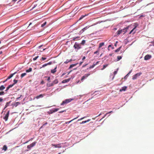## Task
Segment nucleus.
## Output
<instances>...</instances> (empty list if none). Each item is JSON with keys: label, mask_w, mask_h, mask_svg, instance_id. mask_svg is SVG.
I'll use <instances>...</instances> for the list:
<instances>
[{"label": "nucleus", "mask_w": 154, "mask_h": 154, "mask_svg": "<svg viewBox=\"0 0 154 154\" xmlns=\"http://www.w3.org/2000/svg\"><path fill=\"white\" fill-rule=\"evenodd\" d=\"M122 33V31L120 30H118L116 32L117 35H119L120 34H121Z\"/></svg>", "instance_id": "obj_30"}, {"label": "nucleus", "mask_w": 154, "mask_h": 154, "mask_svg": "<svg viewBox=\"0 0 154 154\" xmlns=\"http://www.w3.org/2000/svg\"><path fill=\"white\" fill-rule=\"evenodd\" d=\"M79 8V7L78 6L76 7L73 9V11L75 12Z\"/></svg>", "instance_id": "obj_28"}, {"label": "nucleus", "mask_w": 154, "mask_h": 154, "mask_svg": "<svg viewBox=\"0 0 154 154\" xmlns=\"http://www.w3.org/2000/svg\"><path fill=\"white\" fill-rule=\"evenodd\" d=\"M73 99H66L65 100L63 101L61 104V105H63L64 104L67 103L71 101Z\"/></svg>", "instance_id": "obj_2"}, {"label": "nucleus", "mask_w": 154, "mask_h": 154, "mask_svg": "<svg viewBox=\"0 0 154 154\" xmlns=\"http://www.w3.org/2000/svg\"><path fill=\"white\" fill-rule=\"evenodd\" d=\"M90 75V74L89 73L85 74L82 77L81 79V81H83L84 79H86L88 77V76Z\"/></svg>", "instance_id": "obj_7"}, {"label": "nucleus", "mask_w": 154, "mask_h": 154, "mask_svg": "<svg viewBox=\"0 0 154 154\" xmlns=\"http://www.w3.org/2000/svg\"><path fill=\"white\" fill-rule=\"evenodd\" d=\"M9 111L5 115V116L3 118V119L5 120V121H7L8 120L9 115Z\"/></svg>", "instance_id": "obj_10"}, {"label": "nucleus", "mask_w": 154, "mask_h": 154, "mask_svg": "<svg viewBox=\"0 0 154 154\" xmlns=\"http://www.w3.org/2000/svg\"><path fill=\"white\" fill-rule=\"evenodd\" d=\"M122 58V57L121 56H118L117 57V60L119 61L121 60Z\"/></svg>", "instance_id": "obj_39"}, {"label": "nucleus", "mask_w": 154, "mask_h": 154, "mask_svg": "<svg viewBox=\"0 0 154 154\" xmlns=\"http://www.w3.org/2000/svg\"><path fill=\"white\" fill-rule=\"evenodd\" d=\"M26 73H24L22 74L21 75V78H22L24 76L26 75Z\"/></svg>", "instance_id": "obj_38"}, {"label": "nucleus", "mask_w": 154, "mask_h": 154, "mask_svg": "<svg viewBox=\"0 0 154 154\" xmlns=\"http://www.w3.org/2000/svg\"><path fill=\"white\" fill-rule=\"evenodd\" d=\"M42 7V6L39 3L38 4H35L34 5V6L32 7V9H33L34 8H35V10H38L41 9Z\"/></svg>", "instance_id": "obj_1"}, {"label": "nucleus", "mask_w": 154, "mask_h": 154, "mask_svg": "<svg viewBox=\"0 0 154 154\" xmlns=\"http://www.w3.org/2000/svg\"><path fill=\"white\" fill-rule=\"evenodd\" d=\"M88 64V63H87V64H85V65H84L82 66V67H85Z\"/></svg>", "instance_id": "obj_54"}, {"label": "nucleus", "mask_w": 154, "mask_h": 154, "mask_svg": "<svg viewBox=\"0 0 154 154\" xmlns=\"http://www.w3.org/2000/svg\"><path fill=\"white\" fill-rule=\"evenodd\" d=\"M8 79H7V78L3 82V83H4L5 82H6Z\"/></svg>", "instance_id": "obj_62"}, {"label": "nucleus", "mask_w": 154, "mask_h": 154, "mask_svg": "<svg viewBox=\"0 0 154 154\" xmlns=\"http://www.w3.org/2000/svg\"><path fill=\"white\" fill-rule=\"evenodd\" d=\"M121 48V46L119 47L115 51V52H119Z\"/></svg>", "instance_id": "obj_31"}, {"label": "nucleus", "mask_w": 154, "mask_h": 154, "mask_svg": "<svg viewBox=\"0 0 154 154\" xmlns=\"http://www.w3.org/2000/svg\"><path fill=\"white\" fill-rule=\"evenodd\" d=\"M85 59V56H84L82 59V60H84Z\"/></svg>", "instance_id": "obj_60"}, {"label": "nucleus", "mask_w": 154, "mask_h": 154, "mask_svg": "<svg viewBox=\"0 0 154 154\" xmlns=\"http://www.w3.org/2000/svg\"><path fill=\"white\" fill-rule=\"evenodd\" d=\"M79 116H78L77 117L74 118V119H73L72 120L70 121L66 122L65 124H69V123H70V122H72L73 120H74L77 119V118H78Z\"/></svg>", "instance_id": "obj_19"}, {"label": "nucleus", "mask_w": 154, "mask_h": 154, "mask_svg": "<svg viewBox=\"0 0 154 154\" xmlns=\"http://www.w3.org/2000/svg\"><path fill=\"white\" fill-rule=\"evenodd\" d=\"M91 120L90 119H88L87 120L82 122L80 123V124H83L85 123H86V122H89V121H91Z\"/></svg>", "instance_id": "obj_21"}, {"label": "nucleus", "mask_w": 154, "mask_h": 154, "mask_svg": "<svg viewBox=\"0 0 154 154\" xmlns=\"http://www.w3.org/2000/svg\"><path fill=\"white\" fill-rule=\"evenodd\" d=\"M14 83H13V84H14V85L15 84H16L17 82V80L14 79Z\"/></svg>", "instance_id": "obj_45"}, {"label": "nucleus", "mask_w": 154, "mask_h": 154, "mask_svg": "<svg viewBox=\"0 0 154 154\" xmlns=\"http://www.w3.org/2000/svg\"><path fill=\"white\" fill-rule=\"evenodd\" d=\"M108 65V64H106L105 65H103V67L101 69L102 70H103Z\"/></svg>", "instance_id": "obj_37"}, {"label": "nucleus", "mask_w": 154, "mask_h": 154, "mask_svg": "<svg viewBox=\"0 0 154 154\" xmlns=\"http://www.w3.org/2000/svg\"><path fill=\"white\" fill-rule=\"evenodd\" d=\"M5 94V93L3 91L0 92V96L3 95Z\"/></svg>", "instance_id": "obj_33"}, {"label": "nucleus", "mask_w": 154, "mask_h": 154, "mask_svg": "<svg viewBox=\"0 0 154 154\" xmlns=\"http://www.w3.org/2000/svg\"><path fill=\"white\" fill-rule=\"evenodd\" d=\"M137 27V26H135L134 27V28L133 29H132L130 32H129V34H131L132 32L134 30V29H135Z\"/></svg>", "instance_id": "obj_41"}, {"label": "nucleus", "mask_w": 154, "mask_h": 154, "mask_svg": "<svg viewBox=\"0 0 154 154\" xmlns=\"http://www.w3.org/2000/svg\"><path fill=\"white\" fill-rule=\"evenodd\" d=\"M50 77H48L47 79V81H48L50 82Z\"/></svg>", "instance_id": "obj_55"}, {"label": "nucleus", "mask_w": 154, "mask_h": 154, "mask_svg": "<svg viewBox=\"0 0 154 154\" xmlns=\"http://www.w3.org/2000/svg\"><path fill=\"white\" fill-rule=\"evenodd\" d=\"M42 45H40V46H39L38 47V48H41L42 47Z\"/></svg>", "instance_id": "obj_64"}, {"label": "nucleus", "mask_w": 154, "mask_h": 154, "mask_svg": "<svg viewBox=\"0 0 154 154\" xmlns=\"http://www.w3.org/2000/svg\"><path fill=\"white\" fill-rule=\"evenodd\" d=\"M48 124V123L46 122L45 123V124H44L43 125V126H45V125H47V124Z\"/></svg>", "instance_id": "obj_61"}, {"label": "nucleus", "mask_w": 154, "mask_h": 154, "mask_svg": "<svg viewBox=\"0 0 154 154\" xmlns=\"http://www.w3.org/2000/svg\"><path fill=\"white\" fill-rule=\"evenodd\" d=\"M112 111H110L108 113H107L105 115V116H106L107 114H109V113H112Z\"/></svg>", "instance_id": "obj_57"}, {"label": "nucleus", "mask_w": 154, "mask_h": 154, "mask_svg": "<svg viewBox=\"0 0 154 154\" xmlns=\"http://www.w3.org/2000/svg\"><path fill=\"white\" fill-rule=\"evenodd\" d=\"M47 86L50 87L52 86H53L54 85L53 84V82L51 83H48L47 84Z\"/></svg>", "instance_id": "obj_25"}, {"label": "nucleus", "mask_w": 154, "mask_h": 154, "mask_svg": "<svg viewBox=\"0 0 154 154\" xmlns=\"http://www.w3.org/2000/svg\"><path fill=\"white\" fill-rule=\"evenodd\" d=\"M38 56H37L35 57V58H34L33 59V60L34 61L35 60L38 58Z\"/></svg>", "instance_id": "obj_43"}, {"label": "nucleus", "mask_w": 154, "mask_h": 154, "mask_svg": "<svg viewBox=\"0 0 154 154\" xmlns=\"http://www.w3.org/2000/svg\"><path fill=\"white\" fill-rule=\"evenodd\" d=\"M88 15H82L80 18H79V20H80L81 19H82L83 18H84V17H85V16Z\"/></svg>", "instance_id": "obj_36"}, {"label": "nucleus", "mask_w": 154, "mask_h": 154, "mask_svg": "<svg viewBox=\"0 0 154 154\" xmlns=\"http://www.w3.org/2000/svg\"><path fill=\"white\" fill-rule=\"evenodd\" d=\"M94 66H94V64H93V65H91V66H90V67L89 68V69H91L92 68H93V67H94Z\"/></svg>", "instance_id": "obj_42"}, {"label": "nucleus", "mask_w": 154, "mask_h": 154, "mask_svg": "<svg viewBox=\"0 0 154 154\" xmlns=\"http://www.w3.org/2000/svg\"><path fill=\"white\" fill-rule=\"evenodd\" d=\"M118 69H117V71H115L114 72V75H115L117 74V72Z\"/></svg>", "instance_id": "obj_50"}, {"label": "nucleus", "mask_w": 154, "mask_h": 154, "mask_svg": "<svg viewBox=\"0 0 154 154\" xmlns=\"http://www.w3.org/2000/svg\"><path fill=\"white\" fill-rule=\"evenodd\" d=\"M74 47L75 49L77 50H79L81 48L80 45L77 42H75L74 45Z\"/></svg>", "instance_id": "obj_3"}, {"label": "nucleus", "mask_w": 154, "mask_h": 154, "mask_svg": "<svg viewBox=\"0 0 154 154\" xmlns=\"http://www.w3.org/2000/svg\"><path fill=\"white\" fill-rule=\"evenodd\" d=\"M46 58H44V57H42V59L43 60H46Z\"/></svg>", "instance_id": "obj_53"}, {"label": "nucleus", "mask_w": 154, "mask_h": 154, "mask_svg": "<svg viewBox=\"0 0 154 154\" xmlns=\"http://www.w3.org/2000/svg\"><path fill=\"white\" fill-rule=\"evenodd\" d=\"M5 88V86H4V85H1L0 87V91H2L3 90H4Z\"/></svg>", "instance_id": "obj_17"}, {"label": "nucleus", "mask_w": 154, "mask_h": 154, "mask_svg": "<svg viewBox=\"0 0 154 154\" xmlns=\"http://www.w3.org/2000/svg\"><path fill=\"white\" fill-rule=\"evenodd\" d=\"M99 61H98L97 62L95 63H94L93 64L94 65V66H95L97 64H98L99 63Z\"/></svg>", "instance_id": "obj_47"}, {"label": "nucleus", "mask_w": 154, "mask_h": 154, "mask_svg": "<svg viewBox=\"0 0 154 154\" xmlns=\"http://www.w3.org/2000/svg\"><path fill=\"white\" fill-rule=\"evenodd\" d=\"M88 15H82L80 18H79V20H80L81 19H82L83 18H84V17H85V16Z\"/></svg>", "instance_id": "obj_35"}, {"label": "nucleus", "mask_w": 154, "mask_h": 154, "mask_svg": "<svg viewBox=\"0 0 154 154\" xmlns=\"http://www.w3.org/2000/svg\"><path fill=\"white\" fill-rule=\"evenodd\" d=\"M127 78V76H126V75H125V77H124V79H126Z\"/></svg>", "instance_id": "obj_63"}, {"label": "nucleus", "mask_w": 154, "mask_h": 154, "mask_svg": "<svg viewBox=\"0 0 154 154\" xmlns=\"http://www.w3.org/2000/svg\"><path fill=\"white\" fill-rule=\"evenodd\" d=\"M52 63V62H49V63H45L42 65V67H44L48 65H51V64Z\"/></svg>", "instance_id": "obj_16"}, {"label": "nucleus", "mask_w": 154, "mask_h": 154, "mask_svg": "<svg viewBox=\"0 0 154 154\" xmlns=\"http://www.w3.org/2000/svg\"><path fill=\"white\" fill-rule=\"evenodd\" d=\"M32 70V69L31 68H29V69L26 70V72H31Z\"/></svg>", "instance_id": "obj_26"}, {"label": "nucleus", "mask_w": 154, "mask_h": 154, "mask_svg": "<svg viewBox=\"0 0 154 154\" xmlns=\"http://www.w3.org/2000/svg\"><path fill=\"white\" fill-rule=\"evenodd\" d=\"M36 143V142H34L32 143L29 145H28L27 146V148L29 150L31 149V148L32 147L34 146Z\"/></svg>", "instance_id": "obj_5"}, {"label": "nucleus", "mask_w": 154, "mask_h": 154, "mask_svg": "<svg viewBox=\"0 0 154 154\" xmlns=\"http://www.w3.org/2000/svg\"><path fill=\"white\" fill-rule=\"evenodd\" d=\"M45 95V94H41L38 96H36V97H35L34 98V99L36 98L37 99H38L40 98H42Z\"/></svg>", "instance_id": "obj_8"}, {"label": "nucleus", "mask_w": 154, "mask_h": 154, "mask_svg": "<svg viewBox=\"0 0 154 154\" xmlns=\"http://www.w3.org/2000/svg\"><path fill=\"white\" fill-rule=\"evenodd\" d=\"M58 80L57 79H55L53 81V84H54V85H55L58 83Z\"/></svg>", "instance_id": "obj_23"}, {"label": "nucleus", "mask_w": 154, "mask_h": 154, "mask_svg": "<svg viewBox=\"0 0 154 154\" xmlns=\"http://www.w3.org/2000/svg\"><path fill=\"white\" fill-rule=\"evenodd\" d=\"M3 101V99L2 97H0V102H2Z\"/></svg>", "instance_id": "obj_51"}, {"label": "nucleus", "mask_w": 154, "mask_h": 154, "mask_svg": "<svg viewBox=\"0 0 154 154\" xmlns=\"http://www.w3.org/2000/svg\"><path fill=\"white\" fill-rule=\"evenodd\" d=\"M51 145L53 146H54L56 148H60L61 147V143H59L57 144H51Z\"/></svg>", "instance_id": "obj_11"}, {"label": "nucleus", "mask_w": 154, "mask_h": 154, "mask_svg": "<svg viewBox=\"0 0 154 154\" xmlns=\"http://www.w3.org/2000/svg\"><path fill=\"white\" fill-rule=\"evenodd\" d=\"M127 88V87L126 86H124L122 87V88L119 90L120 92H122L123 91H125L126 90Z\"/></svg>", "instance_id": "obj_14"}, {"label": "nucleus", "mask_w": 154, "mask_h": 154, "mask_svg": "<svg viewBox=\"0 0 154 154\" xmlns=\"http://www.w3.org/2000/svg\"><path fill=\"white\" fill-rule=\"evenodd\" d=\"M72 60V59L70 60H66L64 62V63L65 64H67L68 63L71 61Z\"/></svg>", "instance_id": "obj_27"}, {"label": "nucleus", "mask_w": 154, "mask_h": 154, "mask_svg": "<svg viewBox=\"0 0 154 154\" xmlns=\"http://www.w3.org/2000/svg\"><path fill=\"white\" fill-rule=\"evenodd\" d=\"M17 72H15L14 73L11 74L9 76H8L7 78V79H9L11 78Z\"/></svg>", "instance_id": "obj_15"}, {"label": "nucleus", "mask_w": 154, "mask_h": 154, "mask_svg": "<svg viewBox=\"0 0 154 154\" xmlns=\"http://www.w3.org/2000/svg\"><path fill=\"white\" fill-rule=\"evenodd\" d=\"M85 40H83L82 41L81 43V45H84L85 44Z\"/></svg>", "instance_id": "obj_34"}, {"label": "nucleus", "mask_w": 154, "mask_h": 154, "mask_svg": "<svg viewBox=\"0 0 154 154\" xmlns=\"http://www.w3.org/2000/svg\"><path fill=\"white\" fill-rule=\"evenodd\" d=\"M59 109H58V108L55 109H54V111H53V112H57V111H58L59 110Z\"/></svg>", "instance_id": "obj_46"}, {"label": "nucleus", "mask_w": 154, "mask_h": 154, "mask_svg": "<svg viewBox=\"0 0 154 154\" xmlns=\"http://www.w3.org/2000/svg\"><path fill=\"white\" fill-rule=\"evenodd\" d=\"M86 117H85V116H84V117H82V118H80V119H79L78 120V121H80V120H82V119H84L85 118H86Z\"/></svg>", "instance_id": "obj_44"}, {"label": "nucleus", "mask_w": 154, "mask_h": 154, "mask_svg": "<svg viewBox=\"0 0 154 154\" xmlns=\"http://www.w3.org/2000/svg\"><path fill=\"white\" fill-rule=\"evenodd\" d=\"M70 80V78H69L67 79H66L63 80L61 82L62 83H64L68 82Z\"/></svg>", "instance_id": "obj_12"}, {"label": "nucleus", "mask_w": 154, "mask_h": 154, "mask_svg": "<svg viewBox=\"0 0 154 154\" xmlns=\"http://www.w3.org/2000/svg\"><path fill=\"white\" fill-rule=\"evenodd\" d=\"M83 62V61L82 62H80V63H79V66H81L82 64V63Z\"/></svg>", "instance_id": "obj_59"}, {"label": "nucleus", "mask_w": 154, "mask_h": 154, "mask_svg": "<svg viewBox=\"0 0 154 154\" xmlns=\"http://www.w3.org/2000/svg\"><path fill=\"white\" fill-rule=\"evenodd\" d=\"M104 45V43H103V42H102V43H100L99 45V48H101L102 46H103Z\"/></svg>", "instance_id": "obj_29"}, {"label": "nucleus", "mask_w": 154, "mask_h": 154, "mask_svg": "<svg viewBox=\"0 0 154 154\" xmlns=\"http://www.w3.org/2000/svg\"><path fill=\"white\" fill-rule=\"evenodd\" d=\"M20 104V103L19 102H16L14 104V106L15 107H16V106H17L18 104Z\"/></svg>", "instance_id": "obj_40"}, {"label": "nucleus", "mask_w": 154, "mask_h": 154, "mask_svg": "<svg viewBox=\"0 0 154 154\" xmlns=\"http://www.w3.org/2000/svg\"><path fill=\"white\" fill-rule=\"evenodd\" d=\"M10 102H11L10 101L6 103V104H5V107L4 108V109H5L9 105V104L10 103Z\"/></svg>", "instance_id": "obj_18"}, {"label": "nucleus", "mask_w": 154, "mask_h": 154, "mask_svg": "<svg viewBox=\"0 0 154 154\" xmlns=\"http://www.w3.org/2000/svg\"><path fill=\"white\" fill-rule=\"evenodd\" d=\"M7 149V147L6 145H4L2 149L6 151Z\"/></svg>", "instance_id": "obj_24"}, {"label": "nucleus", "mask_w": 154, "mask_h": 154, "mask_svg": "<svg viewBox=\"0 0 154 154\" xmlns=\"http://www.w3.org/2000/svg\"><path fill=\"white\" fill-rule=\"evenodd\" d=\"M90 27V26H87L82 29L80 31L79 34H81L85 30H86L87 29H88Z\"/></svg>", "instance_id": "obj_6"}, {"label": "nucleus", "mask_w": 154, "mask_h": 154, "mask_svg": "<svg viewBox=\"0 0 154 154\" xmlns=\"http://www.w3.org/2000/svg\"><path fill=\"white\" fill-rule=\"evenodd\" d=\"M13 85L14 84H12V85H10L8 86V87L9 88H10L12 87Z\"/></svg>", "instance_id": "obj_49"}, {"label": "nucleus", "mask_w": 154, "mask_h": 154, "mask_svg": "<svg viewBox=\"0 0 154 154\" xmlns=\"http://www.w3.org/2000/svg\"><path fill=\"white\" fill-rule=\"evenodd\" d=\"M65 111V110H63V111H60L59 112V113H63V112H64Z\"/></svg>", "instance_id": "obj_58"}, {"label": "nucleus", "mask_w": 154, "mask_h": 154, "mask_svg": "<svg viewBox=\"0 0 154 154\" xmlns=\"http://www.w3.org/2000/svg\"><path fill=\"white\" fill-rule=\"evenodd\" d=\"M77 64H78V63H76L75 64H73L71 65H70V66L69 67V68L70 69V68L73 67L74 66H76Z\"/></svg>", "instance_id": "obj_22"}, {"label": "nucleus", "mask_w": 154, "mask_h": 154, "mask_svg": "<svg viewBox=\"0 0 154 154\" xmlns=\"http://www.w3.org/2000/svg\"><path fill=\"white\" fill-rule=\"evenodd\" d=\"M46 22H45L43 24H42L41 25V26L42 27H44L46 24Z\"/></svg>", "instance_id": "obj_32"}, {"label": "nucleus", "mask_w": 154, "mask_h": 154, "mask_svg": "<svg viewBox=\"0 0 154 154\" xmlns=\"http://www.w3.org/2000/svg\"><path fill=\"white\" fill-rule=\"evenodd\" d=\"M151 57V55L149 54H147L145 56L144 59L145 60H147L149 59Z\"/></svg>", "instance_id": "obj_9"}, {"label": "nucleus", "mask_w": 154, "mask_h": 154, "mask_svg": "<svg viewBox=\"0 0 154 154\" xmlns=\"http://www.w3.org/2000/svg\"><path fill=\"white\" fill-rule=\"evenodd\" d=\"M79 38V37H75V38H74L73 39V40H74V41H75V39H76V38Z\"/></svg>", "instance_id": "obj_48"}, {"label": "nucleus", "mask_w": 154, "mask_h": 154, "mask_svg": "<svg viewBox=\"0 0 154 154\" xmlns=\"http://www.w3.org/2000/svg\"><path fill=\"white\" fill-rule=\"evenodd\" d=\"M142 74V73L141 72H139L138 73H137L134 75H133L132 76V79L133 80H134L135 79H136L137 77L140 76V75Z\"/></svg>", "instance_id": "obj_4"}, {"label": "nucleus", "mask_w": 154, "mask_h": 154, "mask_svg": "<svg viewBox=\"0 0 154 154\" xmlns=\"http://www.w3.org/2000/svg\"><path fill=\"white\" fill-rule=\"evenodd\" d=\"M128 29V27H126L125 28L123 29H122L120 30L122 31V32H124V33H125L127 32V30Z\"/></svg>", "instance_id": "obj_13"}, {"label": "nucleus", "mask_w": 154, "mask_h": 154, "mask_svg": "<svg viewBox=\"0 0 154 154\" xmlns=\"http://www.w3.org/2000/svg\"><path fill=\"white\" fill-rule=\"evenodd\" d=\"M99 52V50H97V51H95L94 52V54H96L97 53H98Z\"/></svg>", "instance_id": "obj_52"}, {"label": "nucleus", "mask_w": 154, "mask_h": 154, "mask_svg": "<svg viewBox=\"0 0 154 154\" xmlns=\"http://www.w3.org/2000/svg\"><path fill=\"white\" fill-rule=\"evenodd\" d=\"M57 67H56L54 69L51 70V72L52 73H54L56 72V69Z\"/></svg>", "instance_id": "obj_20"}, {"label": "nucleus", "mask_w": 154, "mask_h": 154, "mask_svg": "<svg viewBox=\"0 0 154 154\" xmlns=\"http://www.w3.org/2000/svg\"><path fill=\"white\" fill-rule=\"evenodd\" d=\"M9 88L8 87L6 88V89L5 90V91L6 92L9 89Z\"/></svg>", "instance_id": "obj_56"}]
</instances>
